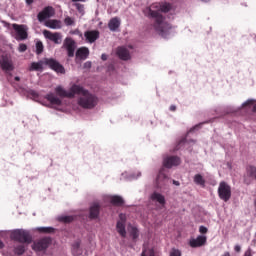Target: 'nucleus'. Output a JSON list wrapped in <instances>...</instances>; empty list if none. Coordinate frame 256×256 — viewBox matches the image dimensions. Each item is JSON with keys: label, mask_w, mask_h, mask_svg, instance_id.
Wrapping results in <instances>:
<instances>
[{"label": "nucleus", "mask_w": 256, "mask_h": 256, "mask_svg": "<svg viewBox=\"0 0 256 256\" xmlns=\"http://www.w3.org/2000/svg\"><path fill=\"white\" fill-rule=\"evenodd\" d=\"M172 5L170 3H153L150 7L146 8L144 11L146 17L149 19H154L153 27L158 35L161 37H165L173 26L171 24L165 22V18L161 13H169L172 9Z\"/></svg>", "instance_id": "f257e3e1"}, {"label": "nucleus", "mask_w": 256, "mask_h": 256, "mask_svg": "<svg viewBox=\"0 0 256 256\" xmlns=\"http://www.w3.org/2000/svg\"><path fill=\"white\" fill-rule=\"evenodd\" d=\"M72 91H76V95H80L78 105L83 109H94V107H97L99 99L91 94L89 90L83 88V86L74 84Z\"/></svg>", "instance_id": "f03ea898"}, {"label": "nucleus", "mask_w": 256, "mask_h": 256, "mask_svg": "<svg viewBox=\"0 0 256 256\" xmlns=\"http://www.w3.org/2000/svg\"><path fill=\"white\" fill-rule=\"evenodd\" d=\"M10 238L12 239V241H17L18 243H25L26 245H30V243H33V236H31V233L28 230H13L10 234Z\"/></svg>", "instance_id": "7ed1b4c3"}, {"label": "nucleus", "mask_w": 256, "mask_h": 256, "mask_svg": "<svg viewBox=\"0 0 256 256\" xmlns=\"http://www.w3.org/2000/svg\"><path fill=\"white\" fill-rule=\"evenodd\" d=\"M44 65H47L52 71L60 75H65V67L55 58H45Z\"/></svg>", "instance_id": "20e7f679"}, {"label": "nucleus", "mask_w": 256, "mask_h": 256, "mask_svg": "<svg viewBox=\"0 0 256 256\" xmlns=\"http://www.w3.org/2000/svg\"><path fill=\"white\" fill-rule=\"evenodd\" d=\"M0 68L4 73H11L15 70V65L13 64V58L9 55H2L0 57Z\"/></svg>", "instance_id": "39448f33"}, {"label": "nucleus", "mask_w": 256, "mask_h": 256, "mask_svg": "<svg viewBox=\"0 0 256 256\" xmlns=\"http://www.w3.org/2000/svg\"><path fill=\"white\" fill-rule=\"evenodd\" d=\"M219 198L227 203L231 199V186L227 182H220L218 187Z\"/></svg>", "instance_id": "423d86ee"}, {"label": "nucleus", "mask_w": 256, "mask_h": 256, "mask_svg": "<svg viewBox=\"0 0 256 256\" xmlns=\"http://www.w3.org/2000/svg\"><path fill=\"white\" fill-rule=\"evenodd\" d=\"M12 28L14 29V31H16L15 39L17 41H25V39H27V37H29V34L27 33V26L13 24Z\"/></svg>", "instance_id": "0eeeda50"}, {"label": "nucleus", "mask_w": 256, "mask_h": 256, "mask_svg": "<svg viewBox=\"0 0 256 256\" xmlns=\"http://www.w3.org/2000/svg\"><path fill=\"white\" fill-rule=\"evenodd\" d=\"M63 47L66 48L68 57H75V49H77V44L73 38L66 37L63 43Z\"/></svg>", "instance_id": "6e6552de"}, {"label": "nucleus", "mask_w": 256, "mask_h": 256, "mask_svg": "<svg viewBox=\"0 0 256 256\" xmlns=\"http://www.w3.org/2000/svg\"><path fill=\"white\" fill-rule=\"evenodd\" d=\"M169 183V177L165 174V168L160 169L158 176L156 178V187L158 189H163Z\"/></svg>", "instance_id": "1a4fd4ad"}, {"label": "nucleus", "mask_w": 256, "mask_h": 256, "mask_svg": "<svg viewBox=\"0 0 256 256\" xmlns=\"http://www.w3.org/2000/svg\"><path fill=\"white\" fill-rule=\"evenodd\" d=\"M49 245H51V238H42L38 240L37 242H34L32 249L34 251H45L49 248Z\"/></svg>", "instance_id": "9d476101"}, {"label": "nucleus", "mask_w": 256, "mask_h": 256, "mask_svg": "<svg viewBox=\"0 0 256 256\" xmlns=\"http://www.w3.org/2000/svg\"><path fill=\"white\" fill-rule=\"evenodd\" d=\"M55 15V8L53 6H46L44 9L38 13V21L43 22L45 19H49Z\"/></svg>", "instance_id": "9b49d317"}, {"label": "nucleus", "mask_w": 256, "mask_h": 256, "mask_svg": "<svg viewBox=\"0 0 256 256\" xmlns=\"http://www.w3.org/2000/svg\"><path fill=\"white\" fill-rule=\"evenodd\" d=\"M55 93H56V95H58V97H63V98L66 97L68 99H73V97H75V95H76V91L73 90V85L71 86V88L69 89L68 92H67V90L62 88V86H57L55 88Z\"/></svg>", "instance_id": "f8f14e48"}, {"label": "nucleus", "mask_w": 256, "mask_h": 256, "mask_svg": "<svg viewBox=\"0 0 256 256\" xmlns=\"http://www.w3.org/2000/svg\"><path fill=\"white\" fill-rule=\"evenodd\" d=\"M163 165L166 169H171L172 167H177L181 165V158L179 156H168L163 160Z\"/></svg>", "instance_id": "ddd939ff"}, {"label": "nucleus", "mask_w": 256, "mask_h": 256, "mask_svg": "<svg viewBox=\"0 0 256 256\" xmlns=\"http://www.w3.org/2000/svg\"><path fill=\"white\" fill-rule=\"evenodd\" d=\"M43 35H44L45 39H48L49 41H52L56 45H60L61 39H63V36L59 32L53 33L49 30H44Z\"/></svg>", "instance_id": "4468645a"}, {"label": "nucleus", "mask_w": 256, "mask_h": 256, "mask_svg": "<svg viewBox=\"0 0 256 256\" xmlns=\"http://www.w3.org/2000/svg\"><path fill=\"white\" fill-rule=\"evenodd\" d=\"M189 245H190V247H192V249H197L198 247H203V246L207 245V236L199 235L196 238H192L189 241Z\"/></svg>", "instance_id": "2eb2a0df"}, {"label": "nucleus", "mask_w": 256, "mask_h": 256, "mask_svg": "<svg viewBox=\"0 0 256 256\" xmlns=\"http://www.w3.org/2000/svg\"><path fill=\"white\" fill-rule=\"evenodd\" d=\"M87 43H95L99 39V30H88L84 33Z\"/></svg>", "instance_id": "dca6fc26"}, {"label": "nucleus", "mask_w": 256, "mask_h": 256, "mask_svg": "<svg viewBox=\"0 0 256 256\" xmlns=\"http://www.w3.org/2000/svg\"><path fill=\"white\" fill-rule=\"evenodd\" d=\"M116 55L122 61H129V59H131V54L129 53V50L123 46L117 48Z\"/></svg>", "instance_id": "f3484780"}, {"label": "nucleus", "mask_w": 256, "mask_h": 256, "mask_svg": "<svg viewBox=\"0 0 256 256\" xmlns=\"http://www.w3.org/2000/svg\"><path fill=\"white\" fill-rule=\"evenodd\" d=\"M101 206L98 203L93 204L89 210V219H99Z\"/></svg>", "instance_id": "a211bd4d"}, {"label": "nucleus", "mask_w": 256, "mask_h": 256, "mask_svg": "<svg viewBox=\"0 0 256 256\" xmlns=\"http://www.w3.org/2000/svg\"><path fill=\"white\" fill-rule=\"evenodd\" d=\"M110 203L114 205V207H123V205H125V200L119 195H114L110 197Z\"/></svg>", "instance_id": "6ab92c4d"}, {"label": "nucleus", "mask_w": 256, "mask_h": 256, "mask_svg": "<svg viewBox=\"0 0 256 256\" xmlns=\"http://www.w3.org/2000/svg\"><path fill=\"white\" fill-rule=\"evenodd\" d=\"M76 57L77 59L85 60L87 57H89V48L87 47H81L76 51Z\"/></svg>", "instance_id": "aec40b11"}, {"label": "nucleus", "mask_w": 256, "mask_h": 256, "mask_svg": "<svg viewBox=\"0 0 256 256\" xmlns=\"http://www.w3.org/2000/svg\"><path fill=\"white\" fill-rule=\"evenodd\" d=\"M45 99L51 103V105H61L62 101L59 99V97L55 96L53 93H49L45 96Z\"/></svg>", "instance_id": "412c9836"}, {"label": "nucleus", "mask_w": 256, "mask_h": 256, "mask_svg": "<svg viewBox=\"0 0 256 256\" xmlns=\"http://www.w3.org/2000/svg\"><path fill=\"white\" fill-rule=\"evenodd\" d=\"M120 25H121V22L119 21V18H117V17L112 18L108 23V27H109L110 31H117V29H119Z\"/></svg>", "instance_id": "4be33fe9"}, {"label": "nucleus", "mask_w": 256, "mask_h": 256, "mask_svg": "<svg viewBox=\"0 0 256 256\" xmlns=\"http://www.w3.org/2000/svg\"><path fill=\"white\" fill-rule=\"evenodd\" d=\"M151 200L152 201H157L160 205H165V196L159 192H154L151 195Z\"/></svg>", "instance_id": "5701e85b"}, {"label": "nucleus", "mask_w": 256, "mask_h": 256, "mask_svg": "<svg viewBox=\"0 0 256 256\" xmlns=\"http://www.w3.org/2000/svg\"><path fill=\"white\" fill-rule=\"evenodd\" d=\"M46 27H49V29H61V21L59 20H48L45 23Z\"/></svg>", "instance_id": "b1692460"}, {"label": "nucleus", "mask_w": 256, "mask_h": 256, "mask_svg": "<svg viewBox=\"0 0 256 256\" xmlns=\"http://www.w3.org/2000/svg\"><path fill=\"white\" fill-rule=\"evenodd\" d=\"M43 61L32 62L29 71H43Z\"/></svg>", "instance_id": "393cba45"}, {"label": "nucleus", "mask_w": 256, "mask_h": 256, "mask_svg": "<svg viewBox=\"0 0 256 256\" xmlns=\"http://www.w3.org/2000/svg\"><path fill=\"white\" fill-rule=\"evenodd\" d=\"M116 229L121 237H127V230H125V224L123 222H117Z\"/></svg>", "instance_id": "a878e982"}, {"label": "nucleus", "mask_w": 256, "mask_h": 256, "mask_svg": "<svg viewBox=\"0 0 256 256\" xmlns=\"http://www.w3.org/2000/svg\"><path fill=\"white\" fill-rule=\"evenodd\" d=\"M193 181L196 185L200 187H205V178L201 174L194 175Z\"/></svg>", "instance_id": "bb28decb"}, {"label": "nucleus", "mask_w": 256, "mask_h": 256, "mask_svg": "<svg viewBox=\"0 0 256 256\" xmlns=\"http://www.w3.org/2000/svg\"><path fill=\"white\" fill-rule=\"evenodd\" d=\"M246 175L251 179H256V167L255 166H248L246 168Z\"/></svg>", "instance_id": "cd10ccee"}, {"label": "nucleus", "mask_w": 256, "mask_h": 256, "mask_svg": "<svg viewBox=\"0 0 256 256\" xmlns=\"http://www.w3.org/2000/svg\"><path fill=\"white\" fill-rule=\"evenodd\" d=\"M36 231H38V233L50 234V233H55V228H53V227H38V228H36Z\"/></svg>", "instance_id": "c85d7f7f"}, {"label": "nucleus", "mask_w": 256, "mask_h": 256, "mask_svg": "<svg viewBox=\"0 0 256 256\" xmlns=\"http://www.w3.org/2000/svg\"><path fill=\"white\" fill-rule=\"evenodd\" d=\"M14 253L15 255H19V256L23 255L25 253V245L20 244L14 247Z\"/></svg>", "instance_id": "c756f323"}, {"label": "nucleus", "mask_w": 256, "mask_h": 256, "mask_svg": "<svg viewBox=\"0 0 256 256\" xmlns=\"http://www.w3.org/2000/svg\"><path fill=\"white\" fill-rule=\"evenodd\" d=\"M141 256H155L153 248H143Z\"/></svg>", "instance_id": "7c9ffc66"}, {"label": "nucleus", "mask_w": 256, "mask_h": 256, "mask_svg": "<svg viewBox=\"0 0 256 256\" xmlns=\"http://www.w3.org/2000/svg\"><path fill=\"white\" fill-rule=\"evenodd\" d=\"M130 235L133 241H137V239L139 238V230L136 227H132L130 231Z\"/></svg>", "instance_id": "2f4dec72"}, {"label": "nucleus", "mask_w": 256, "mask_h": 256, "mask_svg": "<svg viewBox=\"0 0 256 256\" xmlns=\"http://www.w3.org/2000/svg\"><path fill=\"white\" fill-rule=\"evenodd\" d=\"M74 7H76L78 13H80V15H85V5L81 4V3H75Z\"/></svg>", "instance_id": "473e14b6"}, {"label": "nucleus", "mask_w": 256, "mask_h": 256, "mask_svg": "<svg viewBox=\"0 0 256 256\" xmlns=\"http://www.w3.org/2000/svg\"><path fill=\"white\" fill-rule=\"evenodd\" d=\"M43 49H44L43 42L41 41L36 42V54L41 55V53H43Z\"/></svg>", "instance_id": "72a5a7b5"}, {"label": "nucleus", "mask_w": 256, "mask_h": 256, "mask_svg": "<svg viewBox=\"0 0 256 256\" xmlns=\"http://www.w3.org/2000/svg\"><path fill=\"white\" fill-rule=\"evenodd\" d=\"M64 23L65 25H67V27H71V25H75V18H72L70 16H67L65 19H64Z\"/></svg>", "instance_id": "f704fd0d"}, {"label": "nucleus", "mask_w": 256, "mask_h": 256, "mask_svg": "<svg viewBox=\"0 0 256 256\" xmlns=\"http://www.w3.org/2000/svg\"><path fill=\"white\" fill-rule=\"evenodd\" d=\"M73 216H62L59 218V221H61L62 223H73Z\"/></svg>", "instance_id": "c9c22d12"}, {"label": "nucleus", "mask_w": 256, "mask_h": 256, "mask_svg": "<svg viewBox=\"0 0 256 256\" xmlns=\"http://www.w3.org/2000/svg\"><path fill=\"white\" fill-rule=\"evenodd\" d=\"M209 232V229L205 226H200L199 227V233H201V235H205Z\"/></svg>", "instance_id": "e433bc0d"}, {"label": "nucleus", "mask_w": 256, "mask_h": 256, "mask_svg": "<svg viewBox=\"0 0 256 256\" xmlns=\"http://www.w3.org/2000/svg\"><path fill=\"white\" fill-rule=\"evenodd\" d=\"M18 51L20 53H25V51H27V45L26 44H20L18 47Z\"/></svg>", "instance_id": "4c0bfd02"}, {"label": "nucleus", "mask_w": 256, "mask_h": 256, "mask_svg": "<svg viewBox=\"0 0 256 256\" xmlns=\"http://www.w3.org/2000/svg\"><path fill=\"white\" fill-rule=\"evenodd\" d=\"M170 256H181V251L179 249H172Z\"/></svg>", "instance_id": "58836bf2"}, {"label": "nucleus", "mask_w": 256, "mask_h": 256, "mask_svg": "<svg viewBox=\"0 0 256 256\" xmlns=\"http://www.w3.org/2000/svg\"><path fill=\"white\" fill-rule=\"evenodd\" d=\"M119 219L120 221H118V223H124L127 221V217L125 216V214H120L119 215Z\"/></svg>", "instance_id": "ea45409f"}, {"label": "nucleus", "mask_w": 256, "mask_h": 256, "mask_svg": "<svg viewBox=\"0 0 256 256\" xmlns=\"http://www.w3.org/2000/svg\"><path fill=\"white\" fill-rule=\"evenodd\" d=\"M255 103V100H247L246 102L243 103V107H247L249 105H253Z\"/></svg>", "instance_id": "a19ab883"}, {"label": "nucleus", "mask_w": 256, "mask_h": 256, "mask_svg": "<svg viewBox=\"0 0 256 256\" xmlns=\"http://www.w3.org/2000/svg\"><path fill=\"white\" fill-rule=\"evenodd\" d=\"M244 256H253V250H251L250 248L247 249L244 253Z\"/></svg>", "instance_id": "79ce46f5"}, {"label": "nucleus", "mask_w": 256, "mask_h": 256, "mask_svg": "<svg viewBox=\"0 0 256 256\" xmlns=\"http://www.w3.org/2000/svg\"><path fill=\"white\" fill-rule=\"evenodd\" d=\"M234 251H235L236 253H241V246H240V245H236V246L234 247Z\"/></svg>", "instance_id": "37998d69"}, {"label": "nucleus", "mask_w": 256, "mask_h": 256, "mask_svg": "<svg viewBox=\"0 0 256 256\" xmlns=\"http://www.w3.org/2000/svg\"><path fill=\"white\" fill-rule=\"evenodd\" d=\"M101 59L102 61H107V54H102Z\"/></svg>", "instance_id": "c03bdc74"}, {"label": "nucleus", "mask_w": 256, "mask_h": 256, "mask_svg": "<svg viewBox=\"0 0 256 256\" xmlns=\"http://www.w3.org/2000/svg\"><path fill=\"white\" fill-rule=\"evenodd\" d=\"M177 107L175 105L170 106V111H176Z\"/></svg>", "instance_id": "a18cd8bd"}, {"label": "nucleus", "mask_w": 256, "mask_h": 256, "mask_svg": "<svg viewBox=\"0 0 256 256\" xmlns=\"http://www.w3.org/2000/svg\"><path fill=\"white\" fill-rule=\"evenodd\" d=\"M173 185H176L177 187H179L180 183L177 180H173Z\"/></svg>", "instance_id": "49530a36"}, {"label": "nucleus", "mask_w": 256, "mask_h": 256, "mask_svg": "<svg viewBox=\"0 0 256 256\" xmlns=\"http://www.w3.org/2000/svg\"><path fill=\"white\" fill-rule=\"evenodd\" d=\"M33 1H34V0H26V4H28V5H33Z\"/></svg>", "instance_id": "de8ad7c7"}, {"label": "nucleus", "mask_w": 256, "mask_h": 256, "mask_svg": "<svg viewBox=\"0 0 256 256\" xmlns=\"http://www.w3.org/2000/svg\"><path fill=\"white\" fill-rule=\"evenodd\" d=\"M82 2V3H85L86 0H72L73 3H77V2Z\"/></svg>", "instance_id": "09e8293b"}, {"label": "nucleus", "mask_w": 256, "mask_h": 256, "mask_svg": "<svg viewBox=\"0 0 256 256\" xmlns=\"http://www.w3.org/2000/svg\"><path fill=\"white\" fill-rule=\"evenodd\" d=\"M3 247H5V244L0 240V249H3Z\"/></svg>", "instance_id": "8fccbe9b"}, {"label": "nucleus", "mask_w": 256, "mask_h": 256, "mask_svg": "<svg viewBox=\"0 0 256 256\" xmlns=\"http://www.w3.org/2000/svg\"><path fill=\"white\" fill-rule=\"evenodd\" d=\"M14 80H15V81H21V78H20L19 76H16V77L14 78Z\"/></svg>", "instance_id": "3c124183"}, {"label": "nucleus", "mask_w": 256, "mask_h": 256, "mask_svg": "<svg viewBox=\"0 0 256 256\" xmlns=\"http://www.w3.org/2000/svg\"><path fill=\"white\" fill-rule=\"evenodd\" d=\"M222 256H231V253L225 252Z\"/></svg>", "instance_id": "603ef678"}, {"label": "nucleus", "mask_w": 256, "mask_h": 256, "mask_svg": "<svg viewBox=\"0 0 256 256\" xmlns=\"http://www.w3.org/2000/svg\"><path fill=\"white\" fill-rule=\"evenodd\" d=\"M253 112L256 113V104L253 106Z\"/></svg>", "instance_id": "864d4df0"}, {"label": "nucleus", "mask_w": 256, "mask_h": 256, "mask_svg": "<svg viewBox=\"0 0 256 256\" xmlns=\"http://www.w3.org/2000/svg\"><path fill=\"white\" fill-rule=\"evenodd\" d=\"M181 143H185V139H182L178 145H181Z\"/></svg>", "instance_id": "5fc2aeb1"}, {"label": "nucleus", "mask_w": 256, "mask_h": 256, "mask_svg": "<svg viewBox=\"0 0 256 256\" xmlns=\"http://www.w3.org/2000/svg\"><path fill=\"white\" fill-rule=\"evenodd\" d=\"M201 1H204V3H207V2H209V1H211V0H201Z\"/></svg>", "instance_id": "6e6d98bb"}, {"label": "nucleus", "mask_w": 256, "mask_h": 256, "mask_svg": "<svg viewBox=\"0 0 256 256\" xmlns=\"http://www.w3.org/2000/svg\"><path fill=\"white\" fill-rule=\"evenodd\" d=\"M197 127H198V126H196V127H195V128H193V129H197Z\"/></svg>", "instance_id": "4d7b16f0"}]
</instances>
